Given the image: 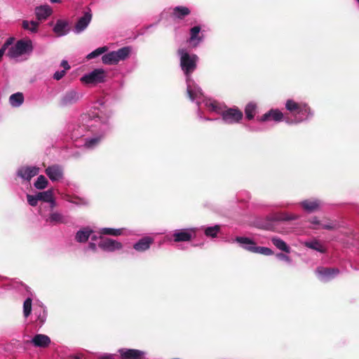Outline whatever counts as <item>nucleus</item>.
Masks as SVG:
<instances>
[{"instance_id": "f257e3e1", "label": "nucleus", "mask_w": 359, "mask_h": 359, "mask_svg": "<svg viewBox=\"0 0 359 359\" xmlns=\"http://www.w3.org/2000/svg\"><path fill=\"white\" fill-rule=\"evenodd\" d=\"M112 111L110 107L102 100L95 103L88 115L82 116L83 122L88 123L90 131L95 136L84 140L82 145L86 149H93L99 145L102 137L110 130L109 119Z\"/></svg>"}, {"instance_id": "f03ea898", "label": "nucleus", "mask_w": 359, "mask_h": 359, "mask_svg": "<svg viewBox=\"0 0 359 359\" xmlns=\"http://www.w3.org/2000/svg\"><path fill=\"white\" fill-rule=\"evenodd\" d=\"M177 55L180 59V66L186 77L187 92L189 97L191 101L195 102L200 107L201 99L203 97V93L191 78V74L197 68L199 58L196 54L191 53L184 48L177 50Z\"/></svg>"}, {"instance_id": "7ed1b4c3", "label": "nucleus", "mask_w": 359, "mask_h": 359, "mask_svg": "<svg viewBox=\"0 0 359 359\" xmlns=\"http://www.w3.org/2000/svg\"><path fill=\"white\" fill-rule=\"evenodd\" d=\"M203 103L206 108L217 114H221L224 122L228 124H234L238 123L243 118V112L237 108H229L223 109L222 104L215 100L207 98L203 95L201 99V104Z\"/></svg>"}, {"instance_id": "20e7f679", "label": "nucleus", "mask_w": 359, "mask_h": 359, "mask_svg": "<svg viewBox=\"0 0 359 359\" xmlns=\"http://www.w3.org/2000/svg\"><path fill=\"white\" fill-rule=\"evenodd\" d=\"M286 109L292 118L285 117V121L288 124H297L311 118L313 113L308 104L303 102L287 100L285 103Z\"/></svg>"}, {"instance_id": "39448f33", "label": "nucleus", "mask_w": 359, "mask_h": 359, "mask_svg": "<svg viewBox=\"0 0 359 359\" xmlns=\"http://www.w3.org/2000/svg\"><path fill=\"white\" fill-rule=\"evenodd\" d=\"M93 233V231L88 226L82 228L76 233L75 240L78 243H83L90 238V242L88 243V246L84 248L86 252L92 251L95 252L97 250L95 241L98 240V236Z\"/></svg>"}, {"instance_id": "423d86ee", "label": "nucleus", "mask_w": 359, "mask_h": 359, "mask_svg": "<svg viewBox=\"0 0 359 359\" xmlns=\"http://www.w3.org/2000/svg\"><path fill=\"white\" fill-rule=\"evenodd\" d=\"M32 41L30 39H21L9 48L7 55L11 59H18L25 54L32 53Z\"/></svg>"}, {"instance_id": "0eeeda50", "label": "nucleus", "mask_w": 359, "mask_h": 359, "mask_svg": "<svg viewBox=\"0 0 359 359\" xmlns=\"http://www.w3.org/2000/svg\"><path fill=\"white\" fill-rule=\"evenodd\" d=\"M131 53L129 46L123 47L115 51L109 52L102 57V61L104 65H116L121 61L126 60Z\"/></svg>"}, {"instance_id": "6e6552de", "label": "nucleus", "mask_w": 359, "mask_h": 359, "mask_svg": "<svg viewBox=\"0 0 359 359\" xmlns=\"http://www.w3.org/2000/svg\"><path fill=\"white\" fill-rule=\"evenodd\" d=\"M107 72L104 69L97 68L85 74L80 80L84 84L95 86L99 83H104L107 80Z\"/></svg>"}, {"instance_id": "1a4fd4ad", "label": "nucleus", "mask_w": 359, "mask_h": 359, "mask_svg": "<svg viewBox=\"0 0 359 359\" xmlns=\"http://www.w3.org/2000/svg\"><path fill=\"white\" fill-rule=\"evenodd\" d=\"M196 236V229H180L175 230L172 235H167L168 241L187 242L191 241Z\"/></svg>"}, {"instance_id": "9d476101", "label": "nucleus", "mask_w": 359, "mask_h": 359, "mask_svg": "<svg viewBox=\"0 0 359 359\" xmlns=\"http://www.w3.org/2000/svg\"><path fill=\"white\" fill-rule=\"evenodd\" d=\"M87 114L86 115H88ZM85 114L81 116V118L77 121L76 123L72 124L69 126V131L71 133V138L74 141H76L79 137H81L85 135L87 130H90V128L88 126V123L83 122L82 116Z\"/></svg>"}, {"instance_id": "9b49d317", "label": "nucleus", "mask_w": 359, "mask_h": 359, "mask_svg": "<svg viewBox=\"0 0 359 359\" xmlns=\"http://www.w3.org/2000/svg\"><path fill=\"white\" fill-rule=\"evenodd\" d=\"M98 239L100 241H98L97 247L98 246L103 251L114 252L123 248V244L116 240L109 238H102V236H98Z\"/></svg>"}, {"instance_id": "f8f14e48", "label": "nucleus", "mask_w": 359, "mask_h": 359, "mask_svg": "<svg viewBox=\"0 0 359 359\" xmlns=\"http://www.w3.org/2000/svg\"><path fill=\"white\" fill-rule=\"evenodd\" d=\"M83 95L79 91L72 89L67 91L60 100V105L61 107H67L76 103Z\"/></svg>"}, {"instance_id": "ddd939ff", "label": "nucleus", "mask_w": 359, "mask_h": 359, "mask_svg": "<svg viewBox=\"0 0 359 359\" xmlns=\"http://www.w3.org/2000/svg\"><path fill=\"white\" fill-rule=\"evenodd\" d=\"M283 114L278 109H271L269 111L266 112L262 116H259L257 118V121L258 122H270L274 121L276 123L280 122L282 121H285Z\"/></svg>"}, {"instance_id": "4468645a", "label": "nucleus", "mask_w": 359, "mask_h": 359, "mask_svg": "<svg viewBox=\"0 0 359 359\" xmlns=\"http://www.w3.org/2000/svg\"><path fill=\"white\" fill-rule=\"evenodd\" d=\"M318 278L323 282H327L339 273V270L335 268L318 267L316 270Z\"/></svg>"}, {"instance_id": "2eb2a0df", "label": "nucleus", "mask_w": 359, "mask_h": 359, "mask_svg": "<svg viewBox=\"0 0 359 359\" xmlns=\"http://www.w3.org/2000/svg\"><path fill=\"white\" fill-rule=\"evenodd\" d=\"M45 172L50 180L52 182L60 181L63 178L64 176V169L61 165H53L48 166L46 169Z\"/></svg>"}, {"instance_id": "dca6fc26", "label": "nucleus", "mask_w": 359, "mask_h": 359, "mask_svg": "<svg viewBox=\"0 0 359 359\" xmlns=\"http://www.w3.org/2000/svg\"><path fill=\"white\" fill-rule=\"evenodd\" d=\"M91 20L92 13L90 10L88 9L83 13V15L79 18V19L78 20L77 22L74 26V32L76 34H80L81 32L84 31L90 24Z\"/></svg>"}, {"instance_id": "f3484780", "label": "nucleus", "mask_w": 359, "mask_h": 359, "mask_svg": "<svg viewBox=\"0 0 359 359\" xmlns=\"http://www.w3.org/2000/svg\"><path fill=\"white\" fill-rule=\"evenodd\" d=\"M201 27L194 26L190 29V36L187 42L192 48H196L203 40V35L201 34Z\"/></svg>"}, {"instance_id": "a211bd4d", "label": "nucleus", "mask_w": 359, "mask_h": 359, "mask_svg": "<svg viewBox=\"0 0 359 359\" xmlns=\"http://www.w3.org/2000/svg\"><path fill=\"white\" fill-rule=\"evenodd\" d=\"M39 172V168L36 166L21 167L18 170V176L25 180L29 181Z\"/></svg>"}, {"instance_id": "6ab92c4d", "label": "nucleus", "mask_w": 359, "mask_h": 359, "mask_svg": "<svg viewBox=\"0 0 359 359\" xmlns=\"http://www.w3.org/2000/svg\"><path fill=\"white\" fill-rule=\"evenodd\" d=\"M34 316L38 324L42 325L46 320L47 312L41 302H37L34 306Z\"/></svg>"}, {"instance_id": "aec40b11", "label": "nucleus", "mask_w": 359, "mask_h": 359, "mask_svg": "<svg viewBox=\"0 0 359 359\" xmlns=\"http://www.w3.org/2000/svg\"><path fill=\"white\" fill-rule=\"evenodd\" d=\"M118 353L122 359H141L144 352L137 349L120 348Z\"/></svg>"}, {"instance_id": "412c9836", "label": "nucleus", "mask_w": 359, "mask_h": 359, "mask_svg": "<svg viewBox=\"0 0 359 359\" xmlns=\"http://www.w3.org/2000/svg\"><path fill=\"white\" fill-rule=\"evenodd\" d=\"M46 222L50 225L67 224L68 222V218L63 214L55 211L49 214L46 219Z\"/></svg>"}, {"instance_id": "4be33fe9", "label": "nucleus", "mask_w": 359, "mask_h": 359, "mask_svg": "<svg viewBox=\"0 0 359 359\" xmlns=\"http://www.w3.org/2000/svg\"><path fill=\"white\" fill-rule=\"evenodd\" d=\"M51 341L48 336L43 334H37L33 337L30 343L35 347L46 348L48 347Z\"/></svg>"}, {"instance_id": "5701e85b", "label": "nucleus", "mask_w": 359, "mask_h": 359, "mask_svg": "<svg viewBox=\"0 0 359 359\" xmlns=\"http://www.w3.org/2000/svg\"><path fill=\"white\" fill-rule=\"evenodd\" d=\"M301 205L303 209L309 212H312L317 210L322 205V203L318 199H308L301 202Z\"/></svg>"}, {"instance_id": "b1692460", "label": "nucleus", "mask_w": 359, "mask_h": 359, "mask_svg": "<svg viewBox=\"0 0 359 359\" xmlns=\"http://www.w3.org/2000/svg\"><path fill=\"white\" fill-rule=\"evenodd\" d=\"M53 13L51 7L48 5L40 6L36 8L35 14L39 20L48 18Z\"/></svg>"}, {"instance_id": "393cba45", "label": "nucleus", "mask_w": 359, "mask_h": 359, "mask_svg": "<svg viewBox=\"0 0 359 359\" xmlns=\"http://www.w3.org/2000/svg\"><path fill=\"white\" fill-rule=\"evenodd\" d=\"M154 239L146 236L139 240L137 243L133 245V248L138 252H144L150 248V245L153 243Z\"/></svg>"}, {"instance_id": "a878e982", "label": "nucleus", "mask_w": 359, "mask_h": 359, "mask_svg": "<svg viewBox=\"0 0 359 359\" xmlns=\"http://www.w3.org/2000/svg\"><path fill=\"white\" fill-rule=\"evenodd\" d=\"M53 30L57 36L67 34L69 32L67 22L63 20H57Z\"/></svg>"}, {"instance_id": "bb28decb", "label": "nucleus", "mask_w": 359, "mask_h": 359, "mask_svg": "<svg viewBox=\"0 0 359 359\" xmlns=\"http://www.w3.org/2000/svg\"><path fill=\"white\" fill-rule=\"evenodd\" d=\"M236 241L243 248L255 252V243L250 238L246 237H236Z\"/></svg>"}, {"instance_id": "cd10ccee", "label": "nucleus", "mask_w": 359, "mask_h": 359, "mask_svg": "<svg viewBox=\"0 0 359 359\" xmlns=\"http://www.w3.org/2000/svg\"><path fill=\"white\" fill-rule=\"evenodd\" d=\"M37 194L39 201L50 203L51 208L55 207V202L53 198V190L48 189L45 191L39 192Z\"/></svg>"}, {"instance_id": "c85d7f7f", "label": "nucleus", "mask_w": 359, "mask_h": 359, "mask_svg": "<svg viewBox=\"0 0 359 359\" xmlns=\"http://www.w3.org/2000/svg\"><path fill=\"white\" fill-rule=\"evenodd\" d=\"M126 230L124 228L114 229V228H102L100 229V233L104 235H110L118 236L121 235H126Z\"/></svg>"}, {"instance_id": "c756f323", "label": "nucleus", "mask_w": 359, "mask_h": 359, "mask_svg": "<svg viewBox=\"0 0 359 359\" xmlns=\"http://www.w3.org/2000/svg\"><path fill=\"white\" fill-rule=\"evenodd\" d=\"M24 102V96L21 93H16L9 97V103L13 107H19Z\"/></svg>"}, {"instance_id": "7c9ffc66", "label": "nucleus", "mask_w": 359, "mask_h": 359, "mask_svg": "<svg viewBox=\"0 0 359 359\" xmlns=\"http://www.w3.org/2000/svg\"><path fill=\"white\" fill-rule=\"evenodd\" d=\"M257 112V104L254 102L248 103L245 108V117L248 120H252L255 117Z\"/></svg>"}, {"instance_id": "2f4dec72", "label": "nucleus", "mask_w": 359, "mask_h": 359, "mask_svg": "<svg viewBox=\"0 0 359 359\" xmlns=\"http://www.w3.org/2000/svg\"><path fill=\"white\" fill-rule=\"evenodd\" d=\"M39 23L36 21H27L23 20L22 22V27L24 29L28 30L31 33H36L38 32Z\"/></svg>"}, {"instance_id": "473e14b6", "label": "nucleus", "mask_w": 359, "mask_h": 359, "mask_svg": "<svg viewBox=\"0 0 359 359\" xmlns=\"http://www.w3.org/2000/svg\"><path fill=\"white\" fill-rule=\"evenodd\" d=\"M271 241L273 244L280 250L284 251L287 253L290 252V247L282 239L277 237H273L271 238Z\"/></svg>"}, {"instance_id": "72a5a7b5", "label": "nucleus", "mask_w": 359, "mask_h": 359, "mask_svg": "<svg viewBox=\"0 0 359 359\" xmlns=\"http://www.w3.org/2000/svg\"><path fill=\"white\" fill-rule=\"evenodd\" d=\"M304 245L309 248L315 250L320 252H324L325 251L323 245L317 240L306 241L304 243Z\"/></svg>"}, {"instance_id": "f704fd0d", "label": "nucleus", "mask_w": 359, "mask_h": 359, "mask_svg": "<svg viewBox=\"0 0 359 359\" xmlns=\"http://www.w3.org/2000/svg\"><path fill=\"white\" fill-rule=\"evenodd\" d=\"M190 13V11L185 6H176L173 9V15L177 18H183Z\"/></svg>"}, {"instance_id": "c9c22d12", "label": "nucleus", "mask_w": 359, "mask_h": 359, "mask_svg": "<svg viewBox=\"0 0 359 359\" xmlns=\"http://www.w3.org/2000/svg\"><path fill=\"white\" fill-rule=\"evenodd\" d=\"M220 231L219 225H215L213 226H208L205 228L204 233L208 237L215 238Z\"/></svg>"}, {"instance_id": "e433bc0d", "label": "nucleus", "mask_w": 359, "mask_h": 359, "mask_svg": "<svg viewBox=\"0 0 359 359\" xmlns=\"http://www.w3.org/2000/svg\"><path fill=\"white\" fill-rule=\"evenodd\" d=\"M32 299L30 297L27 298L23 304V315L25 318L29 316L32 313Z\"/></svg>"}, {"instance_id": "4c0bfd02", "label": "nucleus", "mask_w": 359, "mask_h": 359, "mask_svg": "<svg viewBox=\"0 0 359 359\" xmlns=\"http://www.w3.org/2000/svg\"><path fill=\"white\" fill-rule=\"evenodd\" d=\"M108 50V48L107 46H102L100 47L90 53L88 55H87L86 58L88 60H91L93 58H95L104 53H106Z\"/></svg>"}, {"instance_id": "58836bf2", "label": "nucleus", "mask_w": 359, "mask_h": 359, "mask_svg": "<svg viewBox=\"0 0 359 359\" xmlns=\"http://www.w3.org/2000/svg\"><path fill=\"white\" fill-rule=\"evenodd\" d=\"M48 184L47 179L43 175H39L34 185L38 189H43L47 187Z\"/></svg>"}, {"instance_id": "ea45409f", "label": "nucleus", "mask_w": 359, "mask_h": 359, "mask_svg": "<svg viewBox=\"0 0 359 359\" xmlns=\"http://www.w3.org/2000/svg\"><path fill=\"white\" fill-rule=\"evenodd\" d=\"M255 253H259L264 255H273V251L266 247H257L255 248Z\"/></svg>"}, {"instance_id": "a19ab883", "label": "nucleus", "mask_w": 359, "mask_h": 359, "mask_svg": "<svg viewBox=\"0 0 359 359\" xmlns=\"http://www.w3.org/2000/svg\"><path fill=\"white\" fill-rule=\"evenodd\" d=\"M13 41V38H9L6 40V41L4 43L2 47L0 49V60L1 59L2 56L5 53V51L7 50V48L12 45Z\"/></svg>"}, {"instance_id": "79ce46f5", "label": "nucleus", "mask_w": 359, "mask_h": 359, "mask_svg": "<svg viewBox=\"0 0 359 359\" xmlns=\"http://www.w3.org/2000/svg\"><path fill=\"white\" fill-rule=\"evenodd\" d=\"M27 202L31 206H36L38 204L39 199L38 198V194L36 195H27Z\"/></svg>"}, {"instance_id": "37998d69", "label": "nucleus", "mask_w": 359, "mask_h": 359, "mask_svg": "<svg viewBox=\"0 0 359 359\" xmlns=\"http://www.w3.org/2000/svg\"><path fill=\"white\" fill-rule=\"evenodd\" d=\"M297 217H298L297 215H294V214L289 215L287 213H283L280 216L279 219L284 220V221H289V220L296 219Z\"/></svg>"}, {"instance_id": "c03bdc74", "label": "nucleus", "mask_w": 359, "mask_h": 359, "mask_svg": "<svg viewBox=\"0 0 359 359\" xmlns=\"http://www.w3.org/2000/svg\"><path fill=\"white\" fill-rule=\"evenodd\" d=\"M337 226V224L334 222H329L327 224H321L320 229H333Z\"/></svg>"}, {"instance_id": "a18cd8bd", "label": "nucleus", "mask_w": 359, "mask_h": 359, "mask_svg": "<svg viewBox=\"0 0 359 359\" xmlns=\"http://www.w3.org/2000/svg\"><path fill=\"white\" fill-rule=\"evenodd\" d=\"M276 257L278 259H279L280 260H283V261H285L287 263H291V259L286 255L285 254H283V253H277L276 254Z\"/></svg>"}, {"instance_id": "49530a36", "label": "nucleus", "mask_w": 359, "mask_h": 359, "mask_svg": "<svg viewBox=\"0 0 359 359\" xmlns=\"http://www.w3.org/2000/svg\"><path fill=\"white\" fill-rule=\"evenodd\" d=\"M65 70L57 71L53 74V79L59 81L65 76Z\"/></svg>"}, {"instance_id": "de8ad7c7", "label": "nucleus", "mask_w": 359, "mask_h": 359, "mask_svg": "<svg viewBox=\"0 0 359 359\" xmlns=\"http://www.w3.org/2000/svg\"><path fill=\"white\" fill-rule=\"evenodd\" d=\"M97 359H115V355L110 353H102L97 356Z\"/></svg>"}, {"instance_id": "09e8293b", "label": "nucleus", "mask_w": 359, "mask_h": 359, "mask_svg": "<svg viewBox=\"0 0 359 359\" xmlns=\"http://www.w3.org/2000/svg\"><path fill=\"white\" fill-rule=\"evenodd\" d=\"M311 223L313 225H318V227H314L315 229H320V221L318 219L317 217H313L311 219Z\"/></svg>"}, {"instance_id": "8fccbe9b", "label": "nucleus", "mask_w": 359, "mask_h": 359, "mask_svg": "<svg viewBox=\"0 0 359 359\" xmlns=\"http://www.w3.org/2000/svg\"><path fill=\"white\" fill-rule=\"evenodd\" d=\"M61 67L64 68L63 70H65V72L70 69V66L67 60H62L60 64Z\"/></svg>"}, {"instance_id": "3c124183", "label": "nucleus", "mask_w": 359, "mask_h": 359, "mask_svg": "<svg viewBox=\"0 0 359 359\" xmlns=\"http://www.w3.org/2000/svg\"><path fill=\"white\" fill-rule=\"evenodd\" d=\"M50 1L53 4H57V3H60L61 1V0H50Z\"/></svg>"}, {"instance_id": "603ef678", "label": "nucleus", "mask_w": 359, "mask_h": 359, "mask_svg": "<svg viewBox=\"0 0 359 359\" xmlns=\"http://www.w3.org/2000/svg\"><path fill=\"white\" fill-rule=\"evenodd\" d=\"M82 204L86 205V204H88V201L86 200H83V201L82 202Z\"/></svg>"}, {"instance_id": "864d4df0", "label": "nucleus", "mask_w": 359, "mask_h": 359, "mask_svg": "<svg viewBox=\"0 0 359 359\" xmlns=\"http://www.w3.org/2000/svg\"><path fill=\"white\" fill-rule=\"evenodd\" d=\"M198 116H199L201 118H202V116H201V111H200V110H198Z\"/></svg>"}, {"instance_id": "5fc2aeb1", "label": "nucleus", "mask_w": 359, "mask_h": 359, "mask_svg": "<svg viewBox=\"0 0 359 359\" xmlns=\"http://www.w3.org/2000/svg\"><path fill=\"white\" fill-rule=\"evenodd\" d=\"M287 205H288V204H286V205H280V207L283 208V207H287Z\"/></svg>"}, {"instance_id": "6e6d98bb", "label": "nucleus", "mask_w": 359, "mask_h": 359, "mask_svg": "<svg viewBox=\"0 0 359 359\" xmlns=\"http://www.w3.org/2000/svg\"><path fill=\"white\" fill-rule=\"evenodd\" d=\"M75 359H81L80 356L77 355L75 357Z\"/></svg>"}, {"instance_id": "4d7b16f0", "label": "nucleus", "mask_w": 359, "mask_h": 359, "mask_svg": "<svg viewBox=\"0 0 359 359\" xmlns=\"http://www.w3.org/2000/svg\"><path fill=\"white\" fill-rule=\"evenodd\" d=\"M356 1H357V2L358 3V4H359V0H356Z\"/></svg>"}]
</instances>
